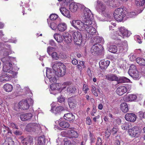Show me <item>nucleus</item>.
I'll use <instances>...</instances> for the list:
<instances>
[{
	"mask_svg": "<svg viewBox=\"0 0 145 145\" xmlns=\"http://www.w3.org/2000/svg\"><path fill=\"white\" fill-rule=\"evenodd\" d=\"M52 69L54 72H52L50 68H47L46 70V75L48 80H47L48 82L45 81L46 83L48 84L49 81L51 83H56V75L58 77L64 76L66 72V67L62 63L56 62L52 66Z\"/></svg>",
	"mask_w": 145,
	"mask_h": 145,
	"instance_id": "1",
	"label": "nucleus"
},
{
	"mask_svg": "<svg viewBox=\"0 0 145 145\" xmlns=\"http://www.w3.org/2000/svg\"><path fill=\"white\" fill-rule=\"evenodd\" d=\"M7 59H8V57H4L1 59V60L3 63V70L6 73L14 75L16 77L18 72L12 70V64L8 61H5Z\"/></svg>",
	"mask_w": 145,
	"mask_h": 145,
	"instance_id": "2",
	"label": "nucleus"
},
{
	"mask_svg": "<svg viewBox=\"0 0 145 145\" xmlns=\"http://www.w3.org/2000/svg\"><path fill=\"white\" fill-rule=\"evenodd\" d=\"M33 102L31 98H28L25 100H22L20 101L18 104V107L22 109L27 110L29 108L30 106L33 105Z\"/></svg>",
	"mask_w": 145,
	"mask_h": 145,
	"instance_id": "3",
	"label": "nucleus"
},
{
	"mask_svg": "<svg viewBox=\"0 0 145 145\" xmlns=\"http://www.w3.org/2000/svg\"><path fill=\"white\" fill-rule=\"evenodd\" d=\"M65 87L61 88V84L59 83H56L52 84L50 86V88L49 89L50 93L56 95L60 92L62 89H64Z\"/></svg>",
	"mask_w": 145,
	"mask_h": 145,
	"instance_id": "4",
	"label": "nucleus"
},
{
	"mask_svg": "<svg viewBox=\"0 0 145 145\" xmlns=\"http://www.w3.org/2000/svg\"><path fill=\"white\" fill-rule=\"evenodd\" d=\"M70 23L71 25L75 29L84 31V26L81 21L79 20H73L70 21Z\"/></svg>",
	"mask_w": 145,
	"mask_h": 145,
	"instance_id": "5",
	"label": "nucleus"
},
{
	"mask_svg": "<svg viewBox=\"0 0 145 145\" xmlns=\"http://www.w3.org/2000/svg\"><path fill=\"white\" fill-rule=\"evenodd\" d=\"M71 32L72 33L73 40L75 44L77 45L80 44L82 40L81 33L78 31H72Z\"/></svg>",
	"mask_w": 145,
	"mask_h": 145,
	"instance_id": "6",
	"label": "nucleus"
},
{
	"mask_svg": "<svg viewBox=\"0 0 145 145\" xmlns=\"http://www.w3.org/2000/svg\"><path fill=\"white\" fill-rule=\"evenodd\" d=\"M128 133L132 137H137L140 135L141 131L138 127L135 126L129 129Z\"/></svg>",
	"mask_w": 145,
	"mask_h": 145,
	"instance_id": "7",
	"label": "nucleus"
},
{
	"mask_svg": "<svg viewBox=\"0 0 145 145\" xmlns=\"http://www.w3.org/2000/svg\"><path fill=\"white\" fill-rule=\"evenodd\" d=\"M123 11V8H118L116 9L114 13V17L115 19L118 21H121L124 18V14L122 15V16L119 15L120 12H122Z\"/></svg>",
	"mask_w": 145,
	"mask_h": 145,
	"instance_id": "8",
	"label": "nucleus"
},
{
	"mask_svg": "<svg viewBox=\"0 0 145 145\" xmlns=\"http://www.w3.org/2000/svg\"><path fill=\"white\" fill-rule=\"evenodd\" d=\"M84 30L86 31V36L88 38L92 37L97 33L96 29L92 26L86 27Z\"/></svg>",
	"mask_w": 145,
	"mask_h": 145,
	"instance_id": "9",
	"label": "nucleus"
},
{
	"mask_svg": "<svg viewBox=\"0 0 145 145\" xmlns=\"http://www.w3.org/2000/svg\"><path fill=\"white\" fill-rule=\"evenodd\" d=\"M119 31L118 35L121 38L124 37H129L131 34V32L128 31L124 27H121L119 28Z\"/></svg>",
	"mask_w": 145,
	"mask_h": 145,
	"instance_id": "10",
	"label": "nucleus"
},
{
	"mask_svg": "<svg viewBox=\"0 0 145 145\" xmlns=\"http://www.w3.org/2000/svg\"><path fill=\"white\" fill-rule=\"evenodd\" d=\"M106 8L105 5L102 2L99 0L97 1L96 8L99 13L102 14L105 12Z\"/></svg>",
	"mask_w": 145,
	"mask_h": 145,
	"instance_id": "11",
	"label": "nucleus"
},
{
	"mask_svg": "<svg viewBox=\"0 0 145 145\" xmlns=\"http://www.w3.org/2000/svg\"><path fill=\"white\" fill-rule=\"evenodd\" d=\"M103 48L101 45L97 44L93 45L91 49V51L93 55L98 54L100 51L102 50Z\"/></svg>",
	"mask_w": 145,
	"mask_h": 145,
	"instance_id": "12",
	"label": "nucleus"
},
{
	"mask_svg": "<svg viewBox=\"0 0 145 145\" xmlns=\"http://www.w3.org/2000/svg\"><path fill=\"white\" fill-rule=\"evenodd\" d=\"M55 102H53L51 104V111L52 112H53L56 114L60 113L61 111L67 110V108H65L63 106H59L56 108L54 110V108L55 106Z\"/></svg>",
	"mask_w": 145,
	"mask_h": 145,
	"instance_id": "13",
	"label": "nucleus"
},
{
	"mask_svg": "<svg viewBox=\"0 0 145 145\" xmlns=\"http://www.w3.org/2000/svg\"><path fill=\"white\" fill-rule=\"evenodd\" d=\"M67 134L68 138H74L73 140L74 142L76 140L75 138H77L78 136V133L77 131L74 130L73 128H71L70 130H68Z\"/></svg>",
	"mask_w": 145,
	"mask_h": 145,
	"instance_id": "14",
	"label": "nucleus"
},
{
	"mask_svg": "<svg viewBox=\"0 0 145 145\" xmlns=\"http://www.w3.org/2000/svg\"><path fill=\"white\" fill-rule=\"evenodd\" d=\"M16 77L14 75H10L6 73L0 76V81L3 82H6L10 80L12 78Z\"/></svg>",
	"mask_w": 145,
	"mask_h": 145,
	"instance_id": "15",
	"label": "nucleus"
},
{
	"mask_svg": "<svg viewBox=\"0 0 145 145\" xmlns=\"http://www.w3.org/2000/svg\"><path fill=\"white\" fill-rule=\"evenodd\" d=\"M81 8L83 10L84 15L83 18H91L92 17V14L91 10L85 7L84 5H81Z\"/></svg>",
	"mask_w": 145,
	"mask_h": 145,
	"instance_id": "16",
	"label": "nucleus"
},
{
	"mask_svg": "<svg viewBox=\"0 0 145 145\" xmlns=\"http://www.w3.org/2000/svg\"><path fill=\"white\" fill-rule=\"evenodd\" d=\"M125 120L129 121L134 122L137 118V117L135 114L133 113H127L125 116Z\"/></svg>",
	"mask_w": 145,
	"mask_h": 145,
	"instance_id": "17",
	"label": "nucleus"
},
{
	"mask_svg": "<svg viewBox=\"0 0 145 145\" xmlns=\"http://www.w3.org/2000/svg\"><path fill=\"white\" fill-rule=\"evenodd\" d=\"M81 5H83L78 3L72 2L69 5V8L71 12H74L77 10L79 7L81 8Z\"/></svg>",
	"mask_w": 145,
	"mask_h": 145,
	"instance_id": "18",
	"label": "nucleus"
},
{
	"mask_svg": "<svg viewBox=\"0 0 145 145\" xmlns=\"http://www.w3.org/2000/svg\"><path fill=\"white\" fill-rule=\"evenodd\" d=\"M127 91V87L124 86H120L116 89V92L119 95H121Z\"/></svg>",
	"mask_w": 145,
	"mask_h": 145,
	"instance_id": "19",
	"label": "nucleus"
},
{
	"mask_svg": "<svg viewBox=\"0 0 145 145\" xmlns=\"http://www.w3.org/2000/svg\"><path fill=\"white\" fill-rule=\"evenodd\" d=\"M67 25L64 22H60L57 25V29L60 32L65 31L67 29Z\"/></svg>",
	"mask_w": 145,
	"mask_h": 145,
	"instance_id": "20",
	"label": "nucleus"
},
{
	"mask_svg": "<svg viewBox=\"0 0 145 145\" xmlns=\"http://www.w3.org/2000/svg\"><path fill=\"white\" fill-rule=\"evenodd\" d=\"M82 21V23L84 26V30L86 27L89 26L91 25L92 23L91 18L90 17L83 18Z\"/></svg>",
	"mask_w": 145,
	"mask_h": 145,
	"instance_id": "21",
	"label": "nucleus"
},
{
	"mask_svg": "<svg viewBox=\"0 0 145 145\" xmlns=\"http://www.w3.org/2000/svg\"><path fill=\"white\" fill-rule=\"evenodd\" d=\"M110 63V61L108 60H101L99 63L100 67L102 69H105L108 66Z\"/></svg>",
	"mask_w": 145,
	"mask_h": 145,
	"instance_id": "22",
	"label": "nucleus"
},
{
	"mask_svg": "<svg viewBox=\"0 0 145 145\" xmlns=\"http://www.w3.org/2000/svg\"><path fill=\"white\" fill-rule=\"evenodd\" d=\"M32 117V115L30 113L23 114L20 115V119L23 121L30 120Z\"/></svg>",
	"mask_w": 145,
	"mask_h": 145,
	"instance_id": "23",
	"label": "nucleus"
},
{
	"mask_svg": "<svg viewBox=\"0 0 145 145\" xmlns=\"http://www.w3.org/2000/svg\"><path fill=\"white\" fill-rule=\"evenodd\" d=\"M68 102L70 108H73L75 107L76 105V101L74 97H72L69 98Z\"/></svg>",
	"mask_w": 145,
	"mask_h": 145,
	"instance_id": "24",
	"label": "nucleus"
},
{
	"mask_svg": "<svg viewBox=\"0 0 145 145\" xmlns=\"http://www.w3.org/2000/svg\"><path fill=\"white\" fill-rule=\"evenodd\" d=\"M64 118L68 121H73L75 119V116L71 113L65 114L63 116Z\"/></svg>",
	"mask_w": 145,
	"mask_h": 145,
	"instance_id": "25",
	"label": "nucleus"
},
{
	"mask_svg": "<svg viewBox=\"0 0 145 145\" xmlns=\"http://www.w3.org/2000/svg\"><path fill=\"white\" fill-rule=\"evenodd\" d=\"M129 74L135 80H139L140 78L139 73L138 71L129 72Z\"/></svg>",
	"mask_w": 145,
	"mask_h": 145,
	"instance_id": "26",
	"label": "nucleus"
},
{
	"mask_svg": "<svg viewBox=\"0 0 145 145\" xmlns=\"http://www.w3.org/2000/svg\"><path fill=\"white\" fill-rule=\"evenodd\" d=\"M33 138L31 137L25 138L22 140L20 145H26L29 143L31 144L33 142Z\"/></svg>",
	"mask_w": 145,
	"mask_h": 145,
	"instance_id": "27",
	"label": "nucleus"
},
{
	"mask_svg": "<svg viewBox=\"0 0 145 145\" xmlns=\"http://www.w3.org/2000/svg\"><path fill=\"white\" fill-rule=\"evenodd\" d=\"M145 3V0H136L135 4L138 6L142 7L139 13L141 12L144 8L145 6L144 5Z\"/></svg>",
	"mask_w": 145,
	"mask_h": 145,
	"instance_id": "28",
	"label": "nucleus"
},
{
	"mask_svg": "<svg viewBox=\"0 0 145 145\" xmlns=\"http://www.w3.org/2000/svg\"><path fill=\"white\" fill-rule=\"evenodd\" d=\"M60 10L62 14L64 16L69 18L70 17L69 11L64 7H61L60 8Z\"/></svg>",
	"mask_w": 145,
	"mask_h": 145,
	"instance_id": "29",
	"label": "nucleus"
},
{
	"mask_svg": "<svg viewBox=\"0 0 145 145\" xmlns=\"http://www.w3.org/2000/svg\"><path fill=\"white\" fill-rule=\"evenodd\" d=\"M63 37L64 38V40L67 44L70 43L72 40L71 36L67 33H64L63 34Z\"/></svg>",
	"mask_w": 145,
	"mask_h": 145,
	"instance_id": "30",
	"label": "nucleus"
},
{
	"mask_svg": "<svg viewBox=\"0 0 145 145\" xmlns=\"http://www.w3.org/2000/svg\"><path fill=\"white\" fill-rule=\"evenodd\" d=\"M138 96L135 95L129 94L126 96L124 98L125 100L127 101H134L137 99Z\"/></svg>",
	"mask_w": 145,
	"mask_h": 145,
	"instance_id": "31",
	"label": "nucleus"
},
{
	"mask_svg": "<svg viewBox=\"0 0 145 145\" xmlns=\"http://www.w3.org/2000/svg\"><path fill=\"white\" fill-rule=\"evenodd\" d=\"M4 127H1V132L3 134L6 135V134H8L10 136L12 134L11 131L10 130L9 128L3 125Z\"/></svg>",
	"mask_w": 145,
	"mask_h": 145,
	"instance_id": "32",
	"label": "nucleus"
},
{
	"mask_svg": "<svg viewBox=\"0 0 145 145\" xmlns=\"http://www.w3.org/2000/svg\"><path fill=\"white\" fill-rule=\"evenodd\" d=\"M125 44L124 45L122 44L121 46H119L118 51L119 52H125L127 51L128 48L126 42H125Z\"/></svg>",
	"mask_w": 145,
	"mask_h": 145,
	"instance_id": "33",
	"label": "nucleus"
},
{
	"mask_svg": "<svg viewBox=\"0 0 145 145\" xmlns=\"http://www.w3.org/2000/svg\"><path fill=\"white\" fill-rule=\"evenodd\" d=\"M106 79L110 81H118V78L116 75L114 74H108L106 76Z\"/></svg>",
	"mask_w": 145,
	"mask_h": 145,
	"instance_id": "34",
	"label": "nucleus"
},
{
	"mask_svg": "<svg viewBox=\"0 0 145 145\" xmlns=\"http://www.w3.org/2000/svg\"><path fill=\"white\" fill-rule=\"evenodd\" d=\"M56 123H58L59 125L61 127L64 128H67L70 126L69 123L65 121H62L59 122V121H56Z\"/></svg>",
	"mask_w": 145,
	"mask_h": 145,
	"instance_id": "35",
	"label": "nucleus"
},
{
	"mask_svg": "<svg viewBox=\"0 0 145 145\" xmlns=\"http://www.w3.org/2000/svg\"><path fill=\"white\" fill-rule=\"evenodd\" d=\"M13 88V87L12 85L7 83L5 84L3 86L4 90L8 92H11Z\"/></svg>",
	"mask_w": 145,
	"mask_h": 145,
	"instance_id": "36",
	"label": "nucleus"
},
{
	"mask_svg": "<svg viewBox=\"0 0 145 145\" xmlns=\"http://www.w3.org/2000/svg\"><path fill=\"white\" fill-rule=\"evenodd\" d=\"M54 37L55 39L58 43H61L63 41L62 36L59 33H56L54 34Z\"/></svg>",
	"mask_w": 145,
	"mask_h": 145,
	"instance_id": "37",
	"label": "nucleus"
},
{
	"mask_svg": "<svg viewBox=\"0 0 145 145\" xmlns=\"http://www.w3.org/2000/svg\"><path fill=\"white\" fill-rule=\"evenodd\" d=\"M130 81V80L128 78L125 77H120L118 78L117 82L118 84L120 83H124L125 82H129Z\"/></svg>",
	"mask_w": 145,
	"mask_h": 145,
	"instance_id": "38",
	"label": "nucleus"
},
{
	"mask_svg": "<svg viewBox=\"0 0 145 145\" xmlns=\"http://www.w3.org/2000/svg\"><path fill=\"white\" fill-rule=\"evenodd\" d=\"M121 109L122 111L124 113L127 112L128 110V105L125 103H123L121 104Z\"/></svg>",
	"mask_w": 145,
	"mask_h": 145,
	"instance_id": "39",
	"label": "nucleus"
},
{
	"mask_svg": "<svg viewBox=\"0 0 145 145\" xmlns=\"http://www.w3.org/2000/svg\"><path fill=\"white\" fill-rule=\"evenodd\" d=\"M76 87L74 86H70L67 87V92L69 93H74L77 91Z\"/></svg>",
	"mask_w": 145,
	"mask_h": 145,
	"instance_id": "40",
	"label": "nucleus"
},
{
	"mask_svg": "<svg viewBox=\"0 0 145 145\" xmlns=\"http://www.w3.org/2000/svg\"><path fill=\"white\" fill-rule=\"evenodd\" d=\"M103 17L104 18V20L106 21H110L112 19V15L108 13L104 12L102 13Z\"/></svg>",
	"mask_w": 145,
	"mask_h": 145,
	"instance_id": "41",
	"label": "nucleus"
},
{
	"mask_svg": "<svg viewBox=\"0 0 145 145\" xmlns=\"http://www.w3.org/2000/svg\"><path fill=\"white\" fill-rule=\"evenodd\" d=\"M38 145H45V138L44 137H39L37 140Z\"/></svg>",
	"mask_w": 145,
	"mask_h": 145,
	"instance_id": "42",
	"label": "nucleus"
},
{
	"mask_svg": "<svg viewBox=\"0 0 145 145\" xmlns=\"http://www.w3.org/2000/svg\"><path fill=\"white\" fill-rule=\"evenodd\" d=\"M47 21L50 27L52 30H55L57 28V25L55 23L52 22L51 20L49 21L48 20H47Z\"/></svg>",
	"mask_w": 145,
	"mask_h": 145,
	"instance_id": "43",
	"label": "nucleus"
},
{
	"mask_svg": "<svg viewBox=\"0 0 145 145\" xmlns=\"http://www.w3.org/2000/svg\"><path fill=\"white\" fill-rule=\"evenodd\" d=\"M32 125L31 126H33V132H35L40 129V126L39 124L34 123H32Z\"/></svg>",
	"mask_w": 145,
	"mask_h": 145,
	"instance_id": "44",
	"label": "nucleus"
},
{
	"mask_svg": "<svg viewBox=\"0 0 145 145\" xmlns=\"http://www.w3.org/2000/svg\"><path fill=\"white\" fill-rule=\"evenodd\" d=\"M14 143V142L12 139L9 138L7 139L1 145H13Z\"/></svg>",
	"mask_w": 145,
	"mask_h": 145,
	"instance_id": "45",
	"label": "nucleus"
},
{
	"mask_svg": "<svg viewBox=\"0 0 145 145\" xmlns=\"http://www.w3.org/2000/svg\"><path fill=\"white\" fill-rule=\"evenodd\" d=\"M118 49L116 46L114 45H111L109 49V51L112 53H115L118 51Z\"/></svg>",
	"mask_w": 145,
	"mask_h": 145,
	"instance_id": "46",
	"label": "nucleus"
},
{
	"mask_svg": "<svg viewBox=\"0 0 145 145\" xmlns=\"http://www.w3.org/2000/svg\"><path fill=\"white\" fill-rule=\"evenodd\" d=\"M136 62L140 65H145V60L143 58L138 57L136 59Z\"/></svg>",
	"mask_w": 145,
	"mask_h": 145,
	"instance_id": "47",
	"label": "nucleus"
},
{
	"mask_svg": "<svg viewBox=\"0 0 145 145\" xmlns=\"http://www.w3.org/2000/svg\"><path fill=\"white\" fill-rule=\"evenodd\" d=\"M32 125V123L27 124L25 128L26 130L29 132H33V126H31Z\"/></svg>",
	"mask_w": 145,
	"mask_h": 145,
	"instance_id": "48",
	"label": "nucleus"
},
{
	"mask_svg": "<svg viewBox=\"0 0 145 145\" xmlns=\"http://www.w3.org/2000/svg\"><path fill=\"white\" fill-rule=\"evenodd\" d=\"M107 3H108V5L110 6L113 7H117V5L116 2H115V0H109Z\"/></svg>",
	"mask_w": 145,
	"mask_h": 145,
	"instance_id": "49",
	"label": "nucleus"
},
{
	"mask_svg": "<svg viewBox=\"0 0 145 145\" xmlns=\"http://www.w3.org/2000/svg\"><path fill=\"white\" fill-rule=\"evenodd\" d=\"M107 3H108V5L110 6L113 7H117V5L116 2H115V0H109Z\"/></svg>",
	"mask_w": 145,
	"mask_h": 145,
	"instance_id": "50",
	"label": "nucleus"
},
{
	"mask_svg": "<svg viewBox=\"0 0 145 145\" xmlns=\"http://www.w3.org/2000/svg\"><path fill=\"white\" fill-rule=\"evenodd\" d=\"M138 13H139V12H138L137 13L134 12H128L127 14L129 17L133 18L135 17Z\"/></svg>",
	"mask_w": 145,
	"mask_h": 145,
	"instance_id": "51",
	"label": "nucleus"
},
{
	"mask_svg": "<svg viewBox=\"0 0 145 145\" xmlns=\"http://www.w3.org/2000/svg\"><path fill=\"white\" fill-rule=\"evenodd\" d=\"M55 50V48L50 46H49L47 48V52L49 55H51V53Z\"/></svg>",
	"mask_w": 145,
	"mask_h": 145,
	"instance_id": "52",
	"label": "nucleus"
},
{
	"mask_svg": "<svg viewBox=\"0 0 145 145\" xmlns=\"http://www.w3.org/2000/svg\"><path fill=\"white\" fill-rule=\"evenodd\" d=\"M58 16L56 14H51L49 16L51 20H55L57 19H58Z\"/></svg>",
	"mask_w": 145,
	"mask_h": 145,
	"instance_id": "53",
	"label": "nucleus"
},
{
	"mask_svg": "<svg viewBox=\"0 0 145 145\" xmlns=\"http://www.w3.org/2000/svg\"><path fill=\"white\" fill-rule=\"evenodd\" d=\"M51 56L53 58L56 60H57L59 58V56L56 52H52L51 54Z\"/></svg>",
	"mask_w": 145,
	"mask_h": 145,
	"instance_id": "54",
	"label": "nucleus"
},
{
	"mask_svg": "<svg viewBox=\"0 0 145 145\" xmlns=\"http://www.w3.org/2000/svg\"><path fill=\"white\" fill-rule=\"evenodd\" d=\"M137 71L136 69V66L134 65H131L130 67L128 72Z\"/></svg>",
	"mask_w": 145,
	"mask_h": 145,
	"instance_id": "55",
	"label": "nucleus"
},
{
	"mask_svg": "<svg viewBox=\"0 0 145 145\" xmlns=\"http://www.w3.org/2000/svg\"><path fill=\"white\" fill-rule=\"evenodd\" d=\"M98 90L99 89H96L94 86H93L92 87L91 91L95 96L96 97L98 96V94L97 92V91H98Z\"/></svg>",
	"mask_w": 145,
	"mask_h": 145,
	"instance_id": "56",
	"label": "nucleus"
},
{
	"mask_svg": "<svg viewBox=\"0 0 145 145\" xmlns=\"http://www.w3.org/2000/svg\"><path fill=\"white\" fill-rule=\"evenodd\" d=\"M82 90L85 93H87L88 91L89 90V88L88 85L84 84L82 88Z\"/></svg>",
	"mask_w": 145,
	"mask_h": 145,
	"instance_id": "57",
	"label": "nucleus"
},
{
	"mask_svg": "<svg viewBox=\"0 0 145 145\" xmlns=\"http://www.w3.org/2000/svg\"><path fill=\"white\" fill-rule=\"evenodd\" d=\"M118 34H116V35L111 34V36L112 38L115 40H120L121 39V37L120 36H118V37L117 36Z\"/></svg>",
	"mask_w": 145,
	"mask_h": 145,
	"instance_id": "58",
	"label": "nucleus"
},
{
	"mask_svg": "<svg viewBox=\"0 0 145 145\" xmlns=\"http://www.w3.org/2000/svg\"><path fill=\"white\" fill-rule=\"evenodd\" d=\"M8 126L13 129H18L16 125L13 123H8Z\"/></svg>",
	"mask_w": 145,
	"mask_h": 145,
	"instance_id": "59",
	"label": "nucleus"
},
{
	"mask_svg": "<svg viewBox=\"0 0 145 145\" xmlns=\"http://www.w3.org/2000/svg\"><path fill=\"white\" fill-rule=\"evenodd\" d=\"M13 132L14 134L16 135H21L22 133V131L18 130H13Z\"/></svg>",
	"mask_w": 145,
	"mask_h": 145,
	"instance_id": "60",
	"label": "nucleus"
},
{
	"mask_svg": "<svg viewBox=\"0 0 145 145\" xmlns=\"http://www.w3.org/2000/svg\"><path fill=\"white\" fill-rule=\"evenodd\" d=\"M65 98L62 96L59 97L57 98V101L59 103H61L65 101Z\"/></svg>",
	"mask_w": 145,
	"mask_h": 145,
	"instance_id": "61",
	"label": "nucleus"
},
{
	"mask_svg": "<svg viewBox=\"0 0 145 145\" xmlns=\"http://www.w3.org/2000/svg\"><path fill=\"white\" fill-rule=\"evenodd\" d=\"M111 25L109 26L110 30H113L114 29L116 25V24L115 23L111 22Z\"/></svg>",
	"mask_w": 145,
	"mask_h": 145,
	"instance_id": "62",
	"label": "nucleus"
},
{
	"mask_svg": "<svg viewBox=\"0 0 145 145\" xmlns=\"http://www.w3.org/2000/svg\"><path fill=\"white\" fill-rule=\"evenodd\" d=\"M96 145H102V140L101 138L99 137L97 138Z\"/></svg>",
	"mask_w": 145,
	"mask_h": 145,
	"instance_id": "63",
	"label": "nucleus"
},
{
	"mask_svg": "<svg viewBox=\"0 0 145 145\" xmlns=\"http://www.w3.org/2000/svg\"><path fill=\"white\" fill-rule=\"evenodd\" d=\"M138 114L140 118H143L145 119V112H140L138 113Z\"/></svg>",
	"mask_w": 145,
	"mask_h": 145,
	"instance_id": "64",
	"label": "nucleus"
}]
</instances>
